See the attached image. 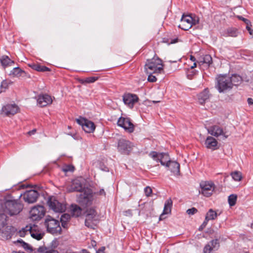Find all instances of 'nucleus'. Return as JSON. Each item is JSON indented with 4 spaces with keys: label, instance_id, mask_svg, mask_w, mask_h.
<instances>
[{
    "label": "nucleus",
    "instance_id": "nucleus-1",
    "mask_svg": "<svg viewBox=\"0 0 253 253\" xmlns=\"http://www.w3.org/2000/svg\"><path fill=\"white\" fill-rule=\"evenodd\" d=\"M84 180L82 178L76 179L73 181L70 189H68L69 192L77 191L80 192V198L81 202L88 204L92 198V192L89 188H85L84 185Z\"/></svg>",
    "mask_w": 253,
    "mask_h": 253
},
{
    "label": "nucleus",
    "instance_id": "nucleus-2",
    "mask_svg": "<svg viewBox=\"0 0 253 253\" xmlns=\"http://www.w3.org/2000/svg\"><path fill=\"white\" fill-rule=\"evenodd\" d=\"M163 66L160 58L154 57L152 59L147 60L145 69L146 71H150V73H160L163 70Z\"/></svg>",
    "mask_w": 253,
    "mask_h": 253
},
{
    "label": "nucleus",
    "instance_id": "nucleus-3",
    "mask_svg": "<svg viewBox=\"0 0 253 253\" xmlns=\"http://www.w3.org/2000/svg\"><path fill=\"white\" fill-rule=\"evenodd\" d=\"M45 225L48 232L52 234H60L61 232V227L58 220L48 216L45 220Z\"/></svg>",
    "mask_w": 253,
    "mask_h": 253
},
{
    "label": "nucleus",
    "instance_id": "nucleus-4",
    "mask_svg": "<svg viewBox=\"0 0 253 253\" xmlns=\"http://www.w3.org/2000/svg\"><path fill=\"white\" fill-rule=\"evenodd\" d=\"M85 225L91 229H94L98 222V216L94 209L90 208L86 211Z\"/></svg>",
    "mask_w": 253,
    "mask_h": 253
},
{
    "label": "nucleus",
    "instance_id": "nucleus-5",
    "mask_svg": "<svg viewBox=\"0 0 253 253\" xmlns=\"http://www.w3.org/2000/svg\"><path fill=\"white\" fill-rule=\"evenodd\" d=\"M216 88L219 92L231 89L232 83L230 77L227 75L219 76L217 78Z\"/></svg>",
    "mask_w": 253,
    "mask_h": 253
},
{
    "label": "nucleus",
    "instance_id": "nucleus-6",
    "mask_svg": "<svg viewBox=\"0 0 253 253\" xmlns=\"http://www.w3.org/2000/svg\"><path fill=\"white\" fill-rule=\"evenodd\" d=\"M5 209L4 212L10 215H16L19 213L22 210L21 204L14 201H8L5 203Z\"/></svg>",
    "mask_w": 253,
    "mask_h": 253
},
{
    "label": "nucleus",
    "instance_id": "nucleus-7",
    "mask_svg": "<svg viewBox=\"0 0 253 253\" xmlns=\"http://www.w3.org/2000/svg\"><path fill=\"white\" fill-rule=\"evenodd\" d=\"M134 145L129 140L124 138H121L118 140L117 149L118 151L125 155H129L133 149Z\"/></svg>",
    "mask_w": 253,
    "mask_h": 253
},
{
    "label": "nucleus",
    "instance_id": "nucleus-8",
    "mask_svg": "<svg viewBox=\"0 0 253 253\" xmlns=\"http://www.w3.org/2000/svg\"><path fill=\"white\" fill-rule=\"evenodd\" d=\"M47 204L51 209L56 212H63L66 210V205L59 202L54 197H50Z\"/></svg>",
    "mask_w": 253,
    "mask_h": 253
},
{
    "label": "nucleus",
    "instance_id": "nucleus-9",
    "mask_svg": "<svg viewBox=\"0 0 253 253\" xmlns=\"http://www.w3.org/2000/svg\"><path fill=\"white\" fill-rule=\"evenodd\" d=\"M208 131L211 135L216 137L219 136H222L224 139H226L230 135L225 129H223V128L218 125H214L210 126L208 129Z\"/></svg>",
    "mask_w": 253,
    "mask_h": 253
},
{
    "label": "nucleus",
    "instance_id": "nucleus-10",
    "mask_svg": "<svg viewBox=\"0 0 253 253\" xmlns=\"http://www.w3.org/2000/svg\"><path fill=\"white\" fill-rule=\"evenodd\" d=\"M76 121L80 125L82 126L83 129L87 133H91L94 131L95 128L94 124L86 119L80 117L76 119Z\"/></svg>",
    "mask_w": 253,
    "mask_h": 253
},
{
    "label": "nucleus",
    "instance_id": "nucleus-11",
    "mask_svg": "<svg viewBox=\"0 0 253 253\" xmlns=\"http://www.w3.org/2000/svg\"><path fill=\"white\" fill-rule=\"evenodd\" d=\"M118 125L123 127L126 132L132 133L134 130V126L128 118L120 117L117 122Z\"/></svg>",
    "mask_w": 253,
    "mask_h": 253
},
{
    "label": "nucleus",
    "instance_id": "nucleus-12",
    "mask_svg": "<svg viewBox=\"0 0 253 253\" xmlns=\"http://www.w3.org/2000/svg\"><path fill=\"white\" fill-rule=\"evenodd\" d=\"M149 156L157 162H160L161 164L165 166L166 163L169 160V156L167 153H158L156 151H152L149 154Z\"/></svg>",
    "mask_w": 253,
    "mask_h": 253
},
{
    "label": "nucleus",
    "instance_id": "nucleus-13",
    "mask_svg": "<svg viewBox=\"0 0 253 253\" xmlns=\"http://www.w3.org/2000/svg\"><path fill=\"white\" fill-rule=\"evenodd\" d=\"M44 209L42 206H35L30 211V217L33 220H40L44 216Z\"/></svg>",
    "mask_w": 253,
    "mask_h": 253
},
{
    "label": "nucleus",
    "instance_id": "nucleus-14",
    "mask_svg": "<svg viewBox=\"0 0 253 253\" xmlns=\"http://www.w3.org/2000/svg\"><path fill=\"white\" fill-rule=\"evenodd\" d=\"M201 193L205 196H211L214 189V184L211 181L202 182L200 184Z\"/></svg>",
    "mask_w": 253,
    "mask_h": 253
},
{
    "label": "nucleus",
    "instance_id": "nucleus-15",
    "mask_svg": "<svg viewBox=\"0 0 253 253\" xmlns=\"http://www.w3.org/2000/svg\"><path fill=\"white\" fill-rule=\"evenodd\" d=\"M193 17L189 15H183L178 27L181 29L187 31L192 26Z\"/></svg>",
    "mask_w": 253,
    "mask_h": 253
},
{
    "label": "nucleus",
    "instance_id": "nucleus-16",
    "mask_svg": "<svg viewBox=\"0 0 253 253\" xmlns=\"http://www.w3.org/2000/svg\"><path fill=\"white\" fill-rule=\"evenodd\" d=\"M124 103L130 108H132L135 103L138 101V96L133 94L126 93L123 95Z\"/></svg>",
    "mask_w": 253,
    "mask_h": 253
},
{
    "label": "nucleus",
    "instance_id": "nucleus-17",
    "mask_svg": "<svg viewBox=\"0 0 253 253\" xmlns=\"http://www.w3.org/2000/svg\"><path fill=\"white\" fill-rule=\"evenodd\" d=\"M39 196V194L37 191L31 190L24 193L23 194V199L26 202L31 204L37 201Z\"/></svg>",
    "mask_w": 253,
    "mask_h": 253
},
{
    "label": "nucleus",
    "instance_id": "nucleus-18",
    "mask_svg": "<svg viewBox=\"0 0 253 253\" xmlns=\"http://www.w3.org/2000/svg\"><path fill=\"white\" fill-rule=\"evenodd\" d=\"M14 231V228L11 226H8L7 224L4 227L2 228L0 230V239L2 240L10 239Z\"/></svg>",
    "mask_w": 253,
    "mask_h": 253
},
{
    "label": "nucleus",
    "instance_id": "nucleus-19",
    "mask_svg": "<svg viewBox=\"0 0 253 253\" xmlns=\"http://www.w3.org/2000/svg\"><path fill=\"white\" fill-rule=\"evenodd\" d=\"M165 167L175 175H178L180 174V165L176 161H168Z\"/></svg>",
    "mask_w": 253,
    "mask_h": 253
},
{
    "label": "nucleus",
    "instance_id": "nucleus-20",
    "mask_svg": "<svg viewBox=\"0 0 253 253\" xmlns=\"http://www.w3.org/2000/svg\"><path fill=\"white\" fill-rule=\"evenodd\" d=\"M18 107L15 104H7L2 108V112L7 116L14 115L18 112Z\"/></svg>",
    "mask_w": 253,
    "mask_h": 253
},
{
    "label": "nucleus",
    "instance_id": "nucleus-21",
    "mask_svg": "<svg viewBox=\"0 0 253 253\" xmlns=\"http://www.w3.org/2000/svg\"><path fill=\"white\" fill-rule=\"evenodd\" d=\"M37 102L40 106L43 107L51 104L52 102V100L50 95L44 94L40 95L38 96Z\"/></svg>",
    "mask_w": 253,
    "mask_h": 253
},
{
    "label": "nucleus",
    "instance_id": "nucleus-22",
    "mask_svg": "<svg viewBox=\"0 0 253 253\" xmlns=\"http://www.w3.org/2000/svg\"><path fill=\"white\" fill-rule=\"evenodd\" d=\"M219 247V244L217 239L212 240L207 244L204 249V253H211L213 250H217Z\"/></svg>",
    "mask_w": 253,
    "mask_h": 253
},
{
    "label": "nucleus",
    "instance_id": "nucleus-23",
    "mask_svg": "<svg viewBox=\"0 0 253 253\" xmlns=\"http://www.w3.org/2000/svg\"><path fill=\"white\" fill-rule=\"evenodd\" d=\"M27 231H29V234L33 238L38 240H40L42 239L43 234L40 232L39 230H37V226H26Z\"/></svg>",
    "mask_w": 253,
    "mask_h": 253
},
{
    "label": "nucleus",
    "instance_id": "nucleus-24",
    "mask_svg": "<svg viewBox=\"0 0 253 253\" xmlns=\"http://www.w3.org/2000/svg\"><path fill=\"white\" fill-rule=\"evenodd\" d=\"M210 96L209 89L206 88L198 95V101L201 105H204Z\"/></svg>",
    "mask_w": 253,
    "mask_h": 253
},
{
    "label": "nucleus",
    "instance_id": "nucleus-25",
    "mask_svg": "<svg viewBox=\"0 0 253 253\" xmlns=\"http://www.w3.org/2000/svg\"><path fill=\"white\" fill-rule=\"evenodd\" d=\"M205 144L208 149L213 150L217 149V141L215 138L212 136H208L205 141Z\"/></svg>",
    "mask_w": 253,
    "mask_h": 253
},
{
    "label": "nucleus",
    "instance_id": "nucleus-26",
    "mask_svg": "<svg viewBox=\"0 0 253 253\" xmlns=\"http://www.w3.org/2000/svg\"><path fill=\"white\" fill-rule=\"evenodd\" d=\"M0 61L3 68L11 66L14 64V61L11 60L7 55L2 56L0 58Z\"/></svg>",
    "mask_w": 253,
    "mask_h": 253
},
{
    "label": "nucleus",
    "instance_id": "nucleus-27",
    "mask_svg": "<svg viewBox=\"0 0 253 253\" xmlns=\"http://www.w3.org/2000/svg\"><path fill=\"white\" fill-rule=\"evenodd\" d=\"M172 206V201L171 199H169L165 202L163 213L161 215V217L163 214H168L171 212V209Z\"/></svg>",
    "mask_w": 253,
    "mask_h": 253
},
{
    "label": "nucleus",
    "instance_id": "nucleus-28",
    "mask_svg": "<svg viewBox=\"0 0 253 253\" xmlns=\"http://www.w3.org/2000/svg\"><path fill=\"white\" fill-rule=\"evenodd\" d=\"M24 72L19 67L14 68L9 73V75L11 77H19Z\"/></svg>",
    "mask_w": 253,
    "mask_h": 253
},
{
    "label": "nucleus",
    "instance_id": "nucleus-29",
    "mask_svg": "<svg viewBox=\"0 0 253 253\" xmlns=\"http://www.w3.org/2000/svg\"><path fill=\"white\" fill-rule=\"evenodd\" d=\"M71 212L73 216L78 217L82 213V209L77 205H72Z\"/></svg>",
    "mask_w": 253,
    "mask_h": 253
},
{
    "label": "nucleus",
    "instance_id": "nucleus-30",
    "mask_svg": "<svg viewBox=\"0 0 253 253\" xmlns=\"http://www.w3.org/2000/svg\"><path fill=\"white\" fill-rule=\"evenodd\" d=\"M231 82L232 83V87L233 85H238L240 84L242 81V79L241 76L237 75H233L230 77Z\"/></svg>",
    "mask_w": 253,
    "mask_h": 253
},
{
    "label": "nucleus",
    "instance_id": "nucleus-31",
    "mask_svg": "<svg viewBox=\"0 0 253 253\" xmlns=\"http://www.w3.org/2000/svg\"><path fill=\"white\" fill-rule=\"evenodd\" d=\"M217 217L216 212L213 211L212 209H210L206 214L205 219L207 221L210 220H214Z\"/></svg>",
    "mask_w": 253,
    "mask_h": 253
},
{
    "label": "nucleus",
    "instance_id": "nucleus-32",
    "mask_svg": "<svg viewBox=\"0 0 253 253\" xmlns=\"http://www.w3.org/2000/svg\"><path fill=\"white\" fill-rule=\"evenodd\" d=\"M238 30L234 28H230L227 30L226 36L236 37L238 35Z\"/></svg>",
    "mask_w": 253,
    "mask_h": 253
},
{
    "label": "nucleus",
    "instance_id": "nucleus-33",
    "mask_svg": "<svg viewBox=\"0 0 253 253\" xmlns=\"http://www.w3.org/2000/svg\"><path fill=\"white\" fill-rule=\"evenodd\" d=\"M200 63L206 64L209 66L212 63V58L210 55H205L202 58V60L200 61Z\"/></svg>",
    "mask_w": 253,
    "mask_h": 253
},
{
    "label": "nucleus",
    "instance_id": "nucleus-34",
    "mask_svg": "<svg viewBox=\"0 0 253 253\" xmlns=\"http://www.w3.org/2000/svg\"><path fill=\"white\" fill-rule=\"evenodd\" d=\"M32 67L34 69L39 72H46L50 71V69L46 66H41L39 64H34Z\"/></svg>",
    "mask_w": 253,
    "mask_h": 253
},
{
    "label": "nucleus",
    "instance_id": "nucleus-35",
    "mask_svg": "<svg viewBox=\"0 0 253 253\" xmlns=\"http://www.w3.org/2000/svg\"><path fill=\"white\" fill-rule=\"evenodd\" d=\"M7 216L5 213H0V230L6 225Z\"/></svg>",
    "mask_w": 253,
    "mask_h": 253
},
{
    "label": "nucleus",
    "instance_id": "nucleus-36",
    "mask_svg": "<svg viewBox=\"0 0 253 253\" xmlns=\"http://www.w3.org/2000/svg\"><path fill=\"white\" fill-rule=\"evenodd\" d=\"M231 176L233 179L237 181H240L242 179V173L240 171H235L231 173Z\"/></svg>",
    "mask_w": 253,
    "mask_h": 253
},
{
    "label": "nucleus",
    "instance_id": "nucleus-37",
    "mask_svg": "<svg viewBox=\"0 0 253 253\" xmlns=\"http://www.w3.org/2000/svg\"><path fill=\"white\" fill-rule=\"evenodd\" d=\"M237 196L236 195L232 194L228 197V201L230 206H234L236 203Z\"/></svg>",
    "mask_w": 253,
    "mask_h": 253
},
{
    "label": "nucleus",
    "instance_id": "nucleus-38",
    "mask_svg": "<svg viewBox=\"0 0 253 253\" xmlns=\"http://www.w3.org/2000/svg\"><path fill=\"white\" fill-rule=\"evenodd\" d=\"M98 79V77H90L86 78L84 80H82L81 81V83L82 84L84 83H92L97 81Z\"/></svg>",
    "mask_w": 253,
    "mask_h": 253
},
{
    "label": "nucleus",
    "instance_id": "nucleus-39",
    "mask_svg": "<svg viewBox=\"0 0 253 253\" xmlns=\"http://www.w3.org/2000/svg\"><path fill=\"white\" fill-rule=\"evenodd\" d=\"M18 242H19L21 244L22 247L25 249L26 250L30 251V252L33 251V249L31 246H30L28 244L24 242L23 240H17Z\"/></svg>",
    "mask_w": 253,
    "mask_h": 253
},
{
    "label": "nucleus",
    "instance_id": "nucleus-40",
    "mask_svg": "<svg viewBox=\"0 0 253 253\" xmlns=\"http://www.w3.org/2000/svg\"><path fill=\"white\" fill-rule=\"evenodd\" d=\"M98 166L99 169L103 171L107 172L109 170V168L106 166L104 162H99L98 164Z\"/></svg>",
    "mask_w": 253,
    "mask_h": 253
},
{
    "label": "nucleus",
    "instance_id": "nucleus-41",
    "mask_svg": "<svg viewBox=\"0 0 253 253\" xmlns=\"http://www.w3.org/2000/svg\"><path fill=\"white\" fill-rule=\"evenodd\" d=\"M71 218V215L69 214L64 213L62 214L60 218L61 222H68Z\"/></svg>",
    "mask_w": 253,
    "mask_h": 253
},
{
    "label": "nucleus",
    "instance_id": "nucleus-42",
    "mask_svg": "<svg viewBox=\"0 0 253 253\" xmlns=\"http://www.w3.org/2000/svg\"><path fill=\"white\" fill-rule=\"evenodd\" d=\"M146 71L147 72V74H150V75L148 76V81L149 82H151V83H154V82H156L157 78L155 76H153L152 75L153 73H150V71Z\"/></svg>",
    "mask_w": 253,
    "mask_h": 253
},
{
    "label": "nucleus",
    "instance_id": "nucleus-43",
    "mask_svg": "<svg viewBox=\"0 0 253 253\" xmlns=\"http://www.w3.org/2000/svg\"><path fill=\"white\" fill-rule=\"evenodd\" d=\"M144 192L147 197H149L152 194V190L149 186H147L144 189Z\"/></svg>",
    "mask_w": 253,
    "mask_h": 253
},
{
    "label": "nucleus",
    "instance_id": "nucleus-44",
    "mask_svg": "<svg viewBox=\"0 0 253 253\" xmlns=\"http://www.w3.org/2000/svg\"><path fill=\"white\" fill-rule=\"evenodd\" d=\"M198 211V210L195 208L188 209L186 212L189 215H193Z\"/></svg>",
    "mask_w": 253,
    "mask_h": 253
},
{
    "label": "nucleus",
    "instance_id": "nucleus-45",
    "mask_svg": "<svg viewBox=\"0 0 253 253\" xmlns=\"http://www.w3.org/2000/svg\"><path fill=\"white\" fill-rule=\"evenodd\" d=\"M26 233H29V231H27L26 227L25 228L22 229V230H20L19 232V236L21 237H24V236L26 234Z\"/></svg>",
    "mask_w": 253,
    "mask_h": 253
},
{
    "label": "nucleus",
    "instance_id": "nucleus-46",
    "mask_svg": "<svg viewBox=\"0 0 253 253\" xmlns=\"http://www.w3.org/2000/svg\"><path fill=\"white\" fill-rule=\"evenodd\" d=\"M197 71L196 70H192L190 72L188 73L187 74L188 78L189 79H191L193 76L195 75L197 73Z\"/></svg>",
    "mask_w": 253,
    "mask_h": 253
},
{
    "label": "nucleus",
    "instance_id": "nucleus-47",
    "mask_svg": "<svg viewBox=\"0 0 253 253\" xmlns=\"http://www.w3.org/2000/svg\"><path fill=\"white\" fill-rule=\"evenodd\" d=\"M251 23L249 24H248V25H246V29L249 31L250 34L251 35L253 36V30L251 29Z\"/></svg>",
    "mask_w": 253,
    "mask_h": 253
},
{
    "label": "nucleus",
    "instance_id": "nucleus-48",
    "mask_svg": "<svg viewBox=\"0 0 253 253\" xmlns=\"http://www.w3.org/2000/svg\"><path fill=\"white\" fill-rule=\"evenodd\" d=\"M1 86L2 88H6L8 86V84L6 81H3L1 84Z\"/></svg>",
    "mask_w": 253,
    "mask_h": 253
},
{
    "label": "nucleus",
    "instance_id": "nucleus-49",
    "mask_svg": "<svg viewBox=\"0 0 253 253\" xmlns=\"http://www.w3.org/2000/svg\"><path fill=\"white\" fill-rule=\"evenodd\" d=\"M199 20L198 17H193V22H192V25H196L197 24L199 23Z\"/></svg>",
    "mask_w": 253,
    "mask_h": 253
},
{
    "label": "nucleus",
    "instance_id": "nucleus-50",
    "mask_svg": "<svg viewBox=\"0 0 253 253\" xmlns=\"http://www.w3.org/2000/svg\"><path fill=\"white\" fill-rule=\"evenodd\" d=\"M208 221H207V220L205 219V221L203 222L201 226L200 227L199 229L202 230L204 228H205L207 225Z\"/></svg>",
    "mask_w": 253,
    "mask_h": 253
},
{
    "label": "nucleus",
    "instance_id": "nucleus-51",
    "mask_svg": "<svg viewBox=\"0 0 253 253\" xmlns=\"http://www.w3.org/2000/svg\"><path fill=\"white\" fill-rule=\"evenodd\" d=\"M177 42H178V39L175 38L173 40H171L170 42L167 41V42H168V43L169 44L175 43ZM165 42H166V41H165Z\"/></svg>",
    "mask_w": 253,
    "mask_h": 253
},
{
    "label": "nucleus",
    "instance_id": "nucleus-52",
    "mask_svg": "<svg viewBox=\"0 0 253 253\" xmlns=\"http://www.w3.org/2000/svg\"><path fill=\"white\" fill-rule=\"evenodd\" d=\"M239 19H240L242 20L243 21H244V22L247 25H248V24H249L251 23L250 21L247 19L243 18L241 16H239Z\"/></svg>",
    "mask_w": 253,
    "mask_h": 253
},
{
    "label": "nucleus",
    "instance_id": "nucleus-53",
    "mask_svg": "<svg viewBox=\"0 0 253 253\" xmlns=\"http://www.w3.org/2000/svg\"><path fill=\"white\" fill-rule=\"evenodd\" d=\"M98 194L100 195H104L105 196L106 193L103 189H101L99 190V191L98 192Z\"/></svg>",
    "mask_w": 253,
    "mask_h": 253
},
{
    "label": "nucleus",
    "instance_id": "nucleus-54",
    "mask_svg": "<svg viewBox=\"0 0 253 253\" xmlns=\"http://www.w3.org/2000/svg\"><path fill=\"white\" fill-rule=\"evenodd\" d=\"M73 169H74L73 167H71V166H69L64 169V170L65 171H72L73 170Z\"/></svg>",
    "mask_w": 253,
    "mask_h": 253
},
{
    "label": "nucleus",
    "instance_id": "nucleus-55",
    "mask_svg": "<svg viewBox=\"0 0 253 253\" xmlns=\"http://www.w3.org/2000/svg\"><path fill=\"white\" fill-rule=\"evenodd\" d=\"M105 247H101L97 252L96 253H104Z\"/></svg>",
    "mask_w": 253,
    "mask_h": 253
},
{
    "label": "nucleus",
    "instance_id": "nucleus-56",
    "mask_svg": "<svg viewBox=\"0 0 253 253\" xmlns=\"http://www.w3.org/2000/svg\"><path fill=\"white\" fill-rule=\"evenodd\" d=\"M62 227L64 228H68V222H61Z\"/></svg>",
    "mask_w": 253,
    "mask_h": 253
},
{
    "label": "nucleus",
    "instance_id": "nucleus-57",
    "mask_svg": "<svg viewBox=\"0 0 253 253\" xmlns=\"http://www.w3.org/2000/svg\"><path fill=\"white\" fill-rule=\"evenodd\" d=\"M36 129H33V130L28 132V134L29 135H32L36 133Z\"/></svg>",
    "mask_w": 253,
    "mask_h": 253
},
{
    "label": "nucleus",
    "instance_id": "nucleus-58",
    "mask_svg": "<svg viewBox=\"0 0 253 253\" xmlns=\"http://www.w3.org/2000/svg\"><path fill=\"white\" fill-rule=\"evenodd\" d=\"M248 103L249 105H253V99L251 98L248 99Z\"/></svg>",
    "mask_w": 253,
    "mask_h": 253
},
{
    "label": "nucleus",
    "instance_id": "nucleus-59",
    "mask_svg": "<svg viewBox=\"0 0 253 253\" xmlns=\"http://www.w3.org/2000/svg\"><path fill=\"white\" fill-rule=\"evenodd\" d=\"M125 215H132L131 211L130 210H128L127 211H125Z\"/></svg>",
    "mask_w": 253,
    "mask_h": 253
},
{
    "label": "nucleus",
    "instance_id": "nucleus-60",
    "mask_svg": "<svg viewBox=\"0 0 253 253\" xmlns=\"http://www.w3.org/2000/svg\"><path fill=\"white\" fill-rule=\"evenodd\" d=\"M196 66H197V64H196V63L195 61L194 63L193 64V65L192 66H191L190 69L191 70H192L194 68H195V67H196Z\"/></svg>",
    "mask_w": 253,
    "mask_h": 253
},
{
    "label": "nucleus",
    "instance_id": "nucleus-61",
    "mask_svg": "<svg viewBox=\"0 0 253 253\" xmlns=\"http://www.w3.org/2000/svg\"><path fill=\"white\" fill-rule=\"evenodd\" d=\"M190 60L193 62H195L196 61V58L194 56L191 55L190 56Z\"/></svg>",
    "mask_w": 253,
    "mask_h": 253
},
{
    "label": "nucleus",
    "instance_id": "nucleus-62",
    "mask_svg": "<svg viewBox=\"0 0 253 253\" xmlns=\"http://www.w3.org/2000/svg\"><path fill=\"white\" fill-rule=\"evenodd\" d=\"M160 102V101H153V102L154 103H156Z\"/></svg>",
    "mask_w": 253,
    "mask_h": 253
},
{
    "label": "nucleus",
    "instance_id": "nucleus-63",
    "mask_svg": "<svg viewBox=\"0 0 253 253\" xmlns=\"http://www.w3.org/2000/svg\"><path fill=\"white\" fill-rule=\"evenodd\" d=\"M89 253V252H85V253Z\"/></svg>",
    "mask_w": 253,
    "mask_h": 253
}]
</instances>
